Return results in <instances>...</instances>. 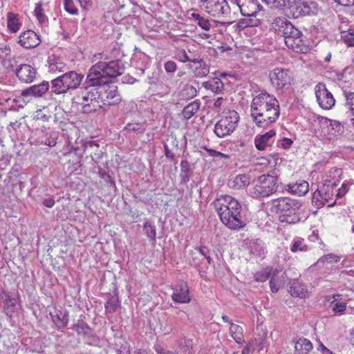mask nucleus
I'll return each instance as SVG.
<instances>
[{
	"instance_id": "obj_1",
	"label": "nucleus",
	"mask_w": 354,
	"mask_h": 354,
	"mask_svg": "<svg viewBox=\"0 0 354 354\" xmlns=\"http://www.w3.org/2000/svg\"><path fill=\"white\" fill-rule=\"evenodd\" d=\"M250 112L256 125L266 128L279 118V103L274 95L262 92L254 96L250 105Z\"/></svg>"
},
{
	"instance_id": "obj_2",
	"label": "nucleus",
	"mask_w": 354,
	"mask_h": 354,
	"mask_svg": "<svg viewBox=\"0 0 354 354\" xmlns=\"http://www.w3.org/2000/svg\"><path fill=\"white\" fill-rule=\"evenodd\" d=\"M221 222L230 229L239 230L245 225L240 203L229 195L218 196L214 203Z\"/></svg>"
},
{
	"instance_id": "obj_3",
	"label": "nucleus",
	"mask_w": 354,
	"mask_h": 354,
	"mask_svg": "<svg viewBox=\"0 0 354 354\" xmlns=\"http://www.w3.org/2000/svg\"><path fill=\"white\" fill-rule=\"evenodd\" d=\"M107 56L103 53H96L93 55L92 62H96L89 70L86 77L88 81L93 84L99 82H108L109 77H114L121 75L124 70V64L120 60H113L109 62L104 60Z\"/></svg>"
},
{
	"instance_id": "obj_4",
	"label": "nucleus",
	"mask_w": 354,
	"mask_h": 354,
	"mask_svg": "<svg viewBox=\"0 0 354 354\" xmlns=\"http://www.w3.org/2000/svg\"><path fill=\"white\" fill-rule=\"evenodd\" d=\"M271 26L276 32L282 35L288 48L299 53H304L308 50V46L304 41L301 32L286 19L276 17L272 22Z\"/></svg>"
},
{
	"instance_id": "obj_5",
	"label": "nucleus",
	"mask_w": 354,
	"mask_h": 354,
	"mask_svg": "<svg viewBox=\"0 0 354 354\" xmlns=\"http://www.w3.org/2000/svg\"><path fill=\"white\" fill-rule=\"evenodd\" d=\"M301 203L299 201L288 197L273 200L271 210L279 215L281 223L295 224L300 221Z\"/></svg>"
},
{
	"instance_id": "obj_6",
	"label": "nucleus",
	"mask_w": 354,
	"mask_h": 354,
	"mask_svg": "<svg viewBox=\"0 0 354 354\" xmlns=\"http://www.w3.org/2000/svg\"><path fill=\"white\" fill-rule=\"evenodd\" d=\"M235 3L241 11V13L246 18L240 19L238 22V27L244 29L247 27H255L260 24L261 20L257 17V14L262 7L257 0H230Z\"/></svg>"
},
{
	"instance_id": "obj_7",
	"label": "nucleus",
	"mask_w": 354,
	"mask_h": 354,
	"mask_svg": "<svg viewBox=\"0 0 354 354\" xmlns=\"http://www.w3.org/2000/svg\"><path fill=\"white\" fill-rule=\"evenodd\" d=\"M278 189V178L270 174H263L252 181L249 189L253 198H263L274 194Z\"/></svg>"
},
{
	"instance_id": "obj_8",
	"label": "nucleus",
	"mask_w": 354,
	"mask_h": 354,
	"mask_svg": "<svg viewBox=\"0 0 354 354\" xmlns=\"http://www.w3.org/2000/svg\"><path fill=\"white\" fill-rule=\"evenodd\" d=\"M88 85L74 97L75 102L82 106L84 113L95 111L102 107L99 102L96 84L86 80Z\"/></svg>"
},
{
	"instance_id": "obj_9",
	"label": "nucleus",
	"mask_w": 354,
	"mask_h": 354,
	"mask_svg": "<svg viewBox=\"0 0 354 354\" xmlns=\"http://www.w3.org/2000/svg\"><path fill=\"white\" fill-rule=\"evenodd\" d=\"M239 115L234 110L223 112L220 119L214 125V132L218 138H224L231 135L238 127Z\"/></svg>"
},
{
	"instance_id": "obj_10",
	"label": "nucleus",
	"mask_w": 354,
	"mask_h": 354,
	"mask_svg": "<svg viewBox=\"0 0 354 354\" xmlns=\"http://www.w3.org/2000/svg\"><path fill=\"white\" fill-rule=\"evenodd\" d=\"M84 78V75L75 71H70L57 77L51 81L53 91L57 94L66 93L70 89L77 88Z\"/></svg>"
},
{
	"instance_id": "obj_11",
	"label": "nucleus",
	"mask_w": 354,
	"mask_h": 354,
	"mask_svg": "<svg viewBox=\"0 0 354 354\" xmlns=\"http://www.w3.org/2000/svg\"><path fill=\"white\" fill-rule=\"evenodd\" d=\"M100 103L104 105H115L121 101L118 93L117 86L108 82H99L96 84Z\"/></svg>"
},
{
	"instance_id": "obj_12",
	"label": "nucleus",
	"mask_w": 354,
	"mask_h": 354,
	"mask_svg": "<svg viewBox=\"0 0 354 354\" xmlns=\"http://www.w3.org/2000/svg\"><path fill=\"white\" fill-rule=\"evenodd\" d=\"M270 277V286L272 292H277L285 281L284 273L281 270L266 268L258 272L254 275L255 281L263 282Z\"/></svg>"
},
{
	"instance_id": "obj_13",
	"label": "nucleus",
	"mask_w": 354,
	"mask_h": 354,
	"mask_svg": "<svg viewBox=\"0 0 354 354\" xmlns=\"http://www.w3.org/2000/svg\"><path fill=\"white\" fill-rule=\"evenodd\" d=\"M269 79L273 87L277 89H282L291 85L293 77L290 70L275 67L270 71Z\"/></svg>"
},
{
	"instance_id": "obj_14",
	"label": "nucleus",
	"mask_w": 354,
	"mask_h": 354,
	"mask_svg": "<svg viewBox=\"0 0 354 354\" xmlns=\"http://www.w3.org/2000/svg\"><path fill=\"white\" fill-rule=\"evenodd\" d=\"M199 6L201 10L214 17L230 12V6L226 0H200Z\"/></svg>"
},
{
	"instance_id": "obj_15",
	"label": "nucleus",
	"mask_w": 354,
	"mask_h": 354,
	"mask_svg": "<svg viewBox=\"0 0 354 354\" xmlns=\"http://www.w3.org/2000/svg\"><path fill=\"white\" fill-rule=\"evenodd\" d=\"M290 8L295 17L310 15H316L318 12V5L316 2L309 0H293Z\"/></svg>"
},
{
	"instance_id": "obj_16",
	"label": "nucleus",
	"mask_w": 354,
	"mask_h": 354,
	"mask_svg": "<svg viewBox=\"0 0 354 354\" xmlns=\"http://www.w3.org/2000/svg\"><path fill=\"white\" fill-rule=\"evenodd\" d=\"M0 298L2 308L8 317L14 316L15 313L20 309L18 292L3 291Z\"/></svg>"
},
{
	"instance_id": "obj_17",
	"label": "nucleus",
	"mask_w": 354,
	"mask_h": 354,
	"mask_svg": "<svg viewBox=\"0 0 354 354\" xmlns=\"http://www.w3.org/2000/svg\"><path fill=\"white\" fill-rule=\"evenodd\" d=\"M332 197V184L330 181H326L320 185L316 192H314L313 196V203L317 206L324 205L328 203Z\"/></svg>"
},
{
	"instance_id": "obj_18",
	"label": "nucleus",
	"mask_w": 354,
	"mask_h": 354,
	"mask_svg": "<svg viewBox=\"0 0 354 354\" xmlns=\"http://www.w3.org/2000/svg\"><path fill=\"white\" fill-rule=\"evenodd\" d=\"M315 94L319 106L324 109L332 108V95L325 84L319 83L315 86Z\"/></svg>"
},
{
	"instance_id": "obj_19",
	"label": "nucleus",
	"mask_w": 354,
	"mask_h": 354,
	"mask_svg": "<svg viewBox=\"0 0 354 354\" xmlns=\"http://www.w3.org/2000/svg\"><path fill=\"white\" fill-rule=\"evenodd\" d=\"M41 43L40 37L33 30H28L19 37V44L24 48H33Z\"/></svg>"
},
{
	"instance_id": "obj_20",
	"label": "nucleus",
	"mask_w": 354,
	"mask_h": 354,
	"mask_svg": "<svg viewBox=\"0 0 354 354\" xmlns=\"http://www.w3.org/2000/svg\"><path fill=\"white\" fill-rule=\"evenodd\" d=\"M48 88V82L44 81L41 84L33 85L28 88L22 91L21 97L24 98V101L29 102L30 97H41L47 92Z\"/></svg>"
},
{
	"instance_id": "obj_21",
	"label": "nucleus",
	"mask_w": 354,
	"mask_h": 354,
	"mask_svg": "<svg viewBox=\"0 0 354 354\" xmlns=\"http://www.w3.org/2000/svg\"><path fill=\"white\" fill-rule=\"evenodd\" d=\"M16 75L24 83H30L35 79L37 71L29 64H21L16 69Z\"/></svg>"
},
{
	"instance_id": "obj_22",
	"label": "nucleus",
	"mask_w": 354,
	"mask_h": 354,
	"mask_svg": "<svg viewBox=\"0 0 354 354\" xmlns=\"http://www.w3.org/2000/svg\"><path fill=\"white\" fill-rule=\"evenodd\" d=\"M176 303L187 304L191 300L188 286L186 283L180 282L174 289L171 296Z\"/></svg>"
},
{
	"instance_id": "obj_23",
	"label": "nucleus",
	"mask_w": 354,
	"mask_h": 354,
	"mask_svg": "<svg viewBox=\"0 0 354 354\" xmlns=\"http://www.w3.org/2000/svg\"><path fill=\"white\" fill-rule=\"evenodd\" d=\"M276 135L274 130L271 129L264 134H258L254 138V146L259 151L265 150L271 145L272 139Z\"/></svg>"
},
{
	"instance_id": "obj_24",
	"label": "nucleus",
	"mask_w": 354,
	"mask_h": 354,
	"mask_svg": "<svg viewBox=\"0 0 354 354\" xmlns=\"http://www.w3.org/2000/svg\"><path fill=\"white\" fill-rule=\"evenodd\" d=\"M189 66L194 73L195 76L198 77H205L209 72V66L201 59H193V60H192V63H189Z\"/></svg>"
},
{
	"instance_id": "obj_25",
	"label": "nucleus",
	"mask_w": 354,
	"mask_h": 354,
	"mask_svg": "<svg viewBox=\"0 0 354 354\" xmlns=\"http://www.w3.org/2000/svg\"><path fill=\"white\" fill-rule=\"evenodd\" d=\"M348 299L342 295H333V316L337 314H343L346 310Z\"/></svg>"
},
{
	"instance_id": "obj_26",
	"label": "nucleus",
	"mask_w": 354,
	"mask_h": 354,
	"mask_svg": "<svg viewBox=\"0 0 354 354\" xmlns=\"http://www.w3.org/2000/svg\"><path fill=\"white\" fill-rule=\"evenodd\" d=\"M44 3L39 1L35 3L34 9V15L41 28H46L48 24V17L44 14Z\"/></svg>"
},
{
	"instance_id": "obj_27",
	"label": "nucleus",
	"mask_w": 354,
	"mask_h": 354,
	"mask_svg": "<svg viewBox=\"0 0 354 354\" xmlns=\"http://www.w3.org/2000/svg\"><path fill=\"white\" fill-rule=\"evenodd\" d=\"M22 23L18 15L13 12H8L7 15V28L9 32L16 33L18 32Z\"/></svg>"
},
{
	"instance_id": "obj_28",
	"label": "nucleus",
	"mask_w": 354,
	"mask_h": 354,
	"mask_svg": "<svg viewBox=\"0 0 354 354\" xmlns=\"http://www.w3.org/2000/svg\"><path fill=\"white\" fill-rule=\"evenodd\" d=\"M288 190L298 196L305 195L309 190L308 183L306 180H299L288 185Z\"/></svg>"
},
{
	"instance_id": "obj_29",
	"label": "nucleus",
	"mask_w": 354,
	"mask_h": 354,
	"mask_svg": "<svg viewBox=\"0 0 354 354\" xmlns=\"http://www.w3.org/2000/svg\"><path fill=\"white\" fill-rule=\"evenodd\" d=\"M250 183V179L247 174H239L229 181V186L235 189H243Z\"/></svg>"
},
{
	"instance_id": "obj_30",
	"label": "nucleus",
	"mask_w": 354,
	"mask_h": 354,
	"mask_svg": "<svg viewBox=\"0 0 354 354\" xmlns=\"http://www.w3.org/2000/svg\"><path fill=\"white\" fill-rule=\"evenodd\" d=\"M313 348V344L306 338H299L295 342L297 354H307Z\"/></svg>"
},
{
	"instance_id": "obj_31",
	"label": "nucleus",
	"mask_w": 354,
	"mask_h": 354,
	"mask_svg": "<svg viewBox=\"0 0 354 354\" xmlns=\"http://www.w3.org/2000/svg\"><path fill=\"white\" fill-rule=\"evenodd\" d=\"M206 89L211 90L215 93H220L223 89V83L219 78H213L207 82L203 83Z\"/></svg>"
},
{
	"instance_id": "obj_32",
	"label": "nucleus",
	"mask_w": 354,
	"mask_h": 354,
	"mask_svg": "<svg viewBox=\"0 0 354 354\" xmlns=\"http://www.w3.org/2000/svg\"><path fill=\"white\" fill-rule=\"evenodd\" d=\"M230 334L236 343L243 342V329L241 326L231 323Z\"/></svg>"
},
{
	"instance_id": "obj_33",
	"label": "nucleus",
	"mask_w": 354,
	"mask_h": 354,
	"mask_svg": "<svg viewBox=\"0 0 354 354\" xmlns=\"http://www.w3.org/2000/svg\"><path fill=\"white\" fill-rule=\"evenodd\" d=\"M290 293L292 296L305 298L308 292L305 289L304 286L300 284L298 281H293L290 287Z\"/></svg>"
},
{
	"instance_id": "obj_34",
	"label": "nucleus",
	"mask_w": 354,
	"mask_h": 354,
	"mask_svg": "<svg viewBox=\"0 0 354 354\" xmlns=\"http://www.w3.org/2000/svg\"><path fill=\"white\" fill-rule=\"evenodd\" d=\"M200 105V102L196 100L187 104L182 111L183 117L186 120L191 118L198 111Z\"/></svg>"
},
{
	"instance_id": "obj_35",
	"label": "nucleus",
	"mask_w": 354,
	"mask_h": 354,
	"mask_svg": "<svg viewBox=\"0 0 354 354\" xmlns=\"http://www.w3.org/2000/svg\"><path fill=\"white\" fill-rule=\"evenodd\" d=\"M192 18L197 23V24L203 30L209 31L212 27L214 21H209L201 17L199 14L193 12L192 13Z\"/></svg>"
},
{
	"instance_id": "obj_36",
	"label": "nucleus",
	"mask_w": 354,
	"mask_h": 354,
	"mask_svg": "<svg viewBox=\"0 0 354 354\" xmlns=\"http://www.w3.org/2000/svg\"><path fill=\"white\" fill-rule=\"evenodd\" d=\"M341 37L348 46H354V29L348 28L343 30V26H339Z\"/></svg>"
},
{
	"instance_id": "obj_37",
	"label": "nucleus",
	"mask_w": 354,
	"mask_h": 354,
	"mask_svg": "<svg viewBox=\"0 0 354 354\" xmlns=\"http://www.w3.org/2000/svg\"><path fill=\"white\" fill-rule=\"evenodd\" d=\"M349 190V186L347 183H342L341 187H339L336 193V200L333 201V207L336 205H342L345 203V195Z\"/></svg>"
},
{
	"instance_id": "obj_38",
	"label": "nucleus",
	"mask_w": 354,
	"mask_h": 354,
	"mask_svg": "<svg viewBox=\"0 0 354 354\" xmlns=\"http://www.w3.org/2000/svg\"><path fill=\"white\" fill-rule=\"evenodd\" d=\"M263 3L271 8L283 10L288 7L290 8V0H262Z\"/></svg>"
},
{
	"instance_id": "obj_39",
	"label": "nucleus",
	"mask_w": 354,
	"mask_h": 354,
	"mask_svg": "<svg viewBox=\"0 0 354 354\" xmlns=\"http://www.w3.org/2000/svg\"><path fill=\"white\" fill-rule=\"evenodd\" d=\"M50 316L53 323L59 328H64L68 324V319L66 315L55 311L54 313H51Z\"/></svg>"
},
{
	"instance_id": "obj_40",
	"label": "nucleus",
	"mask_w": 354,
	"mask_h": 354,
	"mask_svg": "<svg viewBox=\"0 0 354 354\" xmlns=\"http://www.w3.org/2000/svg\"><path fill=\"white\" fill-rule=\"evenodd\" d=\"M202 149L205 150L209 156L212 157L214 160H229L230 158V155L208 148L206 146L202 147Z\"/></svg>"
},
{
	"instance_id": "obj_41",
	"label": "nucleus",
	"mask_w": 354,
	"mask_h": 354,
	"mask_svg": "<svg viewBox=\"0 0 354 354\" xmlns=\"http://www.w3.org/2000/svg\"><path fill=\"white\" fill-rule=\"evenodd\" d=\"M307 250L308 247L305 244L304 239L299 238L294 239L290 246V250L292 252H296L297 251H306Z\"/></svg>"
},
{
	"instance_id": "obj_42",
	"label": "nucleus",
	"mask_w": 354,
	"mask_h": 354,
	"mask_svg": "<svg viewBox=\"0 0 354 354\" xmlns=\"http://www.w3.org/2000/svg\"><path fill=\"white\" fill-rule=\"evenodd\" d=\"M143 230L145 234L151 240H155L156 237V227L149 221H146L144 224Z\"/></svg>"
},
{
	"instance_id": "obj_43",
	"label": "nucleus",
	"mask_w": 354,
	"mask_h": 354,
	"mask_svg": "<svg viewBox=\"0 0 354 354\" xmlns=\"http://www.w3.org/2000/svg\"><path fill=\"white\" fill-rule=\"evenodd\" d=\"M196 89L192 85L186 84L180 92V95L183 98L193 97L196 95Z\"/></svg>"
},
{
	"instance_id": "obj_44",
	"label": "nucleus",
	"mask_w": 354,
	"mask_h": 354,
	"mask_svg": "<svg viewBox=\"0 0 354 354\" xmlns=\"http://www.w3.org/2000/svg\"><path fill=\"white\" fill-rule=\"evenodd\" d=\"M64 10L71 15H77L78 14V9L75 6L73 0H64Z\"/></svg>"
},
{
	"instance_id": "obj_45",
	"label": "nucleus",
	"mask_w": 354,
	"mask_h": 354,
	"mask_svg": "<svg viewBox=\"0 0 354 354\" xmlns=\"http://www.w3.org/2000/svg\"><path fill=\"white\" fill-rule=\"evenodd\" d=\"M344 93L346 100V105L349 109L351 114L354 116V93L344 91Z\"/></svg>"
},
{
	"instance_id": "obj_46",
	"label": "nucleus",
	"mask_w": 354,
	"mask_h": 354,
	"mask_svg": "<svg viewBox=\"0 0 354 354\" xmlns=\"http://www.w3.org/2000/svg\"><path fill=\"white\" fill-rule=\"evenodd\" d=\"M65 64L61 62H55L49 65V70L52 73L61 72L64 71Z\"/></svg>"
},
{
	"instance_id": "obj_47",
	"label": "nucleus",
	"mask_w": 354,
	"mask_h": 354,
	"mask_svg": "<svg viewBox=\"0 0 354 354\" xmlns=\"http://www.w3.org/2000/svg\"><path fill=\"white\" fill-rule=\"evenodd\" d=\"M176 59L181 62H189L190 63H192V60H193V59L189 57L188 55L187 54L185 50H180L177 53Z\"/></svg>"
},
{
	"instance_id": "obj_48",
	"label": "nucleus",
	"mask_w": 354,
	"mask_h": 354,
	"mask_svg": "<svg viewBox=\"0 0 354 354\" xmlns=\"http://www.w3.org/2000/svg\"><path fill=\"white\" fill-rule=\"evenodd\" d=\"M333 131L335 136H342L344 132V127L339 122L333 120Z\"/></svg>"
},
{
	"instance_id": "obj_49",
	"label": "nucleus",
	"mask_w": 354,
	"mask_h": 354,
	"mask_svg": "<svg viewBox=\"0 0 354 354\" xmlns=\"http://www.w3.org/2000/svg\"><path fill=\"white\" fill-rule=\"evenodd\" d=\"M164 68L167 73H174L176 71V64L173 61H168L165 64Z\"/></svg>"
},
{
	"instance_id": "obj_50",
	"label": "nucleus",
	"mask_w": 354,
	"mask_h": 354,
	"mask_svg": "<svg viewBox=\"0 0 354 354\" xmlns=\"http://www.w3.org/2000/svg\"><path fill=\"white\" fill-rule=\"evenodd\" d=\"M292 140L288 138H283L279 140L280 146L285 149H289L292 146Z\"/></svg>"
},
{
	"instance_id": "obj_51",
	"label": "nucleus",
	"mask_w": 354,
	"mask_h": 354,
	"mask_svg": "<svg viewBox=\"0 0 354 354\" xmlns=\"http://www.w3.org/2000/svg\"><path fill=\"white\" fill-rule=\"evenodd\" d=\"M199 38L203 39H205L208 41V43H212V41L214 40L215 37L213 35L207 34V33H201L198 35Z\"/></svg>"
},
{
	"instance_id": "obj_52",
	"label": "nucleus",
	"mask_w": 354,
	"mask_h": 354,
	"mask_svg": "<svg viewBox=\"0 0 354 354\" xmlns=\"http://www.w3.org/2000/svg\"><path fill=\"white\" fill-rule=\"evenodd\" d=\"M226 100L223 97H217L214 102V106L216 109H220L225 105Z\"/></svg>"
},
{
	"instance_id": "obj_53",
	"label": "nucleus",
	"mask_w": 354,
	"mask_h": 354,
	"mask_svg": "<svg viewBox=\"0 0 354 354\" xmlns=\"http://www.w3.org/2000/svg\"><path fill=\"white\" fill-rule=\"evenodd\" d=\"M80 5L84 10H88L92 5L91 0H77Z\"/></svg>"
},
{
	"instance_id": "obj_54",
	"label": "nucleus",
	"mask_w": 354,
	"mask_h": 354,
	"mask_svg": "<svg viewBox=\"0 0 354 354\" xmlns=\"http://www.w3.org/2000/svg\"><path fill=\"white\" fill-rule=\"evenodd\" d=\"M337 3L343 6L354 5V0H334Z\"/></svg>"
},
{
	"instance_id": "obj_55",
	"label": "nucleus",
	"mask_w": 354,
	"mask_h": 354,
	"mask_svg": "<svg viewBox=\"0 0 354 354\" xmlns=\"http://www.w3.org/2000/svg\"><path fill=\"white\" fill-rule=\"evenodd\" d=\"M122 82L127 84H133L136 82V79L130 75H124L122 77Z\"/></svg>"
},
{
	"instance_id": "obj_56",
	"label": "nucleus",
	"mask_w": 354,
	"mask_h": 354,
	"mask_svg": "<svg viewBox=\"0 0 354 354\" xmlns=\"http://www.w3.org/2000/svg\"><path fill=\"white\" fill-rule=\"evenodd\" d=\"M196 250L198 251L201 254H202L205 257L209 254V250L206 247L197 248H196Z\"/></svg>"
},
{
	"instance_id": "obj_57",
	"label": "nucleus",
	"mask_w": 354,
	"mask_h": 354,
	"mask_svg": "<svg viewBox=\"0 0 354 354\" xmlns=\"http://www.w3.org/2000/svg\"><path fill=\"white\" fill-rule=\"evenodd\" d=\"M43 203L47 207H52L55 205V201L53 198H48L45 199Z\"/></svg>"
},
{
	"instance_id": "obj_58",
	"label": "nucleus",
	"mask_w": 354,
	"mask_h": 354,
	"mask_svg": "<svg viewBox=\"0 0 354 354\" xmlns=\"http://www.w3.org/2000/svg\"><path fill=\"white\" fill-rule=\"evenodd\" d=\"M155 350L158 354H167V351L161 345H156Z\"/></svg>"
},
{
	"instance_id": "obj_59",
	"label": "nucleus",
	"mask_w": 354,
	"mask_h": 354,
	"mask_svg": "<svg viewBox=\"0 0 354 354\" xmlns=\"http://www.w3.org/2000/svg\"><path fill=\"white\" fill-rule=\"evenodd\" d=\"M0 49L5 55H9L11 52L10 47L7 44H2Z\"/></svg>"
},
{
	"instance_id": "obj_60",
	"label": "nucleus",
	"mask_w": 354,
	"mask_h": 354,
	"mask_svg": "<svg viewBox=\"0 0 354 354\" xmlns=\"http://www.w3.org/2000/svg\"><path fill=\"white\" fill-rule=\"evenodd\" d=\"M181 350L184 354H192L189 345H187L186 347L183 348ZM177 354H181V351H179Z\"/></svg>"
},
{
	"instance_id": "obj_61",
	"label": "nucleus",
	"mask_w": 354,
	"mask_h": 354,
	"mask_svg": "<svg viewBox=\"0 0 354 354\" xmlns=\"http://www.w3.org/2000/svg\"><path fill=\"white\" fill-rule=\"evenodd\" d=\"M118 354H131L130 349L126 346L121 348V349L119 350Z\"/></svg>"
},
{
	"instance_id": "obj_62",
	"label": "nucleus",
	"mask_w": 354,
	"mask_h": 354,
	"mask_svg": "<svg viewBox=\"0 0 354 354\" xmlns=\"http://www.w3.org/2000/svg\"><path fill=\"white\" fill-rule=\"evenodd\" d=\"M321 351L322 354H332V352L327 349L323 344L320 345Z\"/></svg>"
},
{
	"instance_id": "obj_63",
	"label": "nucleus",
	"mask_w": 354,
	"mask_h": 354,
	"mask_svg": "<svg viewBox=\"0 0 354 354\" xmlns=\"http://www.w3.org/2000/svg\"><path fill=\"white\" fill-rule=\"evenodd\" d=\"M350 342L354 345V327L352 328L350 334Z\"/></svg>"
},
{
	"instance_id": "obj_64",
	"label": "nucleus",
	"mask_w": 354,
	"mask_h": 354,
	"mask_svg": "<svg viewBox=\"0 0 354 354\" xmlns=\"http://www.w3.org/2000/svg\"><path fill=\"white\" fill-rule=\"evenodd\" d=\"M250 345H248L242 351V354H249L250 351Z\"/></svg>"
}]
</instances>
